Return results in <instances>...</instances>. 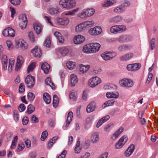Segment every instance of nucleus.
<instances>
[{
    "mask_svg": "<svg viewBox=\"0 0 158 158\" xmlns=\"http://www.w3.org/2000/svg\"><path fill=\"white\" fill-rule=\"evenodd\" d=\"M44 101L47 104H49L51 101V99L49 94L47 93H45L43 95Z\"/></svg>",
    "mask_w": 158,
    "mask_h": 158,
    "instance_id": "473e14b6",
    "label": "nucleus"
},
{
    "mask_svg": "<svg viewBox=\"0 0 158 158\" xmlns=\"http://www.w3.org/2000/svg\"><path fill=\"white\" fill-rule=\"evenodd\" d=\"M94 118L93 116H90L88 117L86 119V124L87 125H89L93 121Z\"/></svg>",
    "mask_w": 158,
    "mask_h": 158,
    "instance_id": "680f3d73",
    "label": "nucleus"
},
{
    "mask_svg": "<svg viewBox=\"0 0 158 158\" xmlns=\"http://www.w3.org/2000/svg\"><path fill=\"white\" fill-rule=\"evenodd\" d=\"M34 28L37 34H39L42 31L43 27L39 23H35L34 24Z\"/></svg>",
    "mask_w": 158,
    "mask_h": 158,
    "instance_id": "a211bd4d",
    "label": "nucleus"
},
{
    "mask_svg": "<svg viewBox=\"0 0 158 158\" xmlns=\"http://www.w3.org/2000/svg\"><path fill=\"white\" fill-rule=\"evenodd\" d=\"M88 17L92 15L94 13L95 10L93 8L86 9Z\"/></svg>",
    "mask_w": 158,
    "mask_h": 158,
    "instance_id": "13d9d810",
    "label": "nucleus"
},
{
    "mask_svg": "<svg viewBox=\"0 0 158 158\" xmlns=\"http://www.w3.org/2000/svg\"><path fill=\"white\" fill-rule=\"evenodd\" d=\"M102 31V29L99 26H96L90 29L89 31V33L93 35H98L100 34Z\"/></svg>",
    "mask_w": 158,
    "mask_h": 158,
    "instance_id": "0eeeda50",
    "label": "nucleus"
},
{
    "mask_svg": "<svg viewBox=\"0 0 158 158\" xmlns=\"http://www.w3.org/2000/svg\"><path fill=\"white\" fill-rule=\"evenodd\" d=\"M134 145L131 144L125 152V155L127 157L130 156L133 152L135 149Z\"/></svg>",
    "mask_w": 158,
    "mask_h": 158,
    "instance_id": "6ab92c4d",
    "label": "nucleus"
},
{
    "mask_svg": "<svg viewBox=\"0 0 158 158\" xmlns=\"http://www.w3.org/2000/svg\"><path fill=\"white\" fill-rule=\"evenodd\" d=\"M35 64L34 63H32L29 65L27 68V72L29 73L32 71L35 67Z\"/></svg>",
    "mask_w": 158,
    "mask_h": 158,
    "instance_id": "69168bd1",
    "label": "nucleus"
},
{
    "mask_svg": "<svg viewBox=\"0 0 158 158\" xmlns=\"http://www.w3.org/2000/svg\"><path fill=\"white\" fill-rule=\"evenodd\" d=\"M127 137L126 135L121 137L116 143L115 147L116 149H119L123 146L127 140Z\"/></svg>",
    "mask_w": 158,
    "mask_h": 158,
    "instance_id": "423d86ee",
    "label": "nucleus"
},
{
    "mask_svg": "<svg viewBox=\"0 0 158 158\" xmlns=\"http://www.w3.org/2000/svg\"><path fill=\"white\" fill-rule=\"evenodd\" d=\"M90 140L91 142L94 143H97L99 141V135L97 132H94L91 135Z\"/></svg>",
    "mask_w": 158,
    "mask_h": 158,
    "instance_id": "ddd939ff",
    "label": "nucleus"
},
{
    "mask_svg": "<svg viewBox=\"0 0 158 158\" xmlns=\"http://www.w3.org/2000/svg\"><path fill=\"white\" fill-rule=\"evenodd\" d=\"M141 66V64L139 63H135L127 65L126 69L129 71L135 72L139 70Z\"/></svg>",
    "mask_w": 158,
    "mask_h": 158,
    "instance_id": "39448f33",
    "label": "nucleus"
},
{
    "mask_svg": "<svg viewBox=\"0 0 158 158\" xmlns=\"http://www.w3.org/2000/svg\"><path fill=\"white\" fill-rule=\"evenodd\" d=\"M103 88L106 90H114L116 89L117 87L114 84H109L105 85Z\"/></svg>",
    "mask_w": 158,
    "mask_h": 158,
    "instance_id": "ea45409f",
    "label": "nucleus"
},
{
    "mask_svg": "<svg viewBox=\"0 0 158 158\" xmlns=\"http://www.w3.org/2000/svg\"><path fill=\"white\" fill-rule=\"evenodd\" d=\"M20 47L22 49H26L27 48V43L23 40L21 41Z\"/></svg>",
    "mask_w": 158,
    "mask_h": 158,
    "instance_id": "603ef678",
    "label": "nucleus"
},
{
    "mask_svg": "<svg viewBox=\"0 0 158 158\" xmlns=\"http://www.w3.org/2000/svg\"><path fill=\"white\" fill-rule=\"evenodd\" d=\"M85 29L86 28L84 25L83 23H82L76 26L75 30L77 32L80 33L83 32Z\"/></svg>",
    "mask_w": 158,
    "mask_h": 158,
    "instance_id": "393cba45",
    "label": "nucleus"
},
{
    "mask_svg": "<svg viewBox=\"0 0 158 158\" xmlns=\"http://www.w3.org/2000/svg\"><path fill=\"white\" fill-rule=\"evenodd\" d=\"M10 2L14 5L16 6L19 5L20 2V0H9Z\"/></svg>",
    "mask_w": 158,
    "mask_h": 158,
    "instance_id": "774afa93",
    "label": "nucleus"
},
{
    "mask_svg": "<svg viewBox=\"0 0 158 158\" xmlns=\"http://www.w3.org/2000/svg\"><path fill=\"white\" fill-rule=\"evenodd\" d=\"M35 110V107L31 104H30L28 106L27 112L28 114H30L32 113Z\"/></svg>",
    "mask_w": 158,
    "mask_h": 158,
    "instance_id": "8fccbe9b",
    "label": "nucleus"
},
{
    "mask_svg": "<svg viewBox=\"0 0 158 158\" xmlns=\"http://www.w3.org/2000/svg\"><path fill=\"white\" fill-rule=\"evenodd\" d=\"M51 45V41L48 38H47L45 40L44 42L45 46L46 47L49 48L50 47Z\"/></svg>",
    "mask_w": 158,
    "mask_h": 158,
    "instance_id": "338daca9",
    "label": "nucleus"
},
{
    "mask_svg": "<svg viewBox=\"0 0 158 158\" xmlns=\"http://www.w3.org/2000/svg\"><path fill=\"white\" fill-rule=\"evenodd\" d=\"M127 27L125 25H115L112 26L110 28L111 33L113 34L121 33L126 31Z\"/></svg>",
    "mask_w": 158,
    "mask_h": 158,
    "instance_id": "f257e3e1",
    "label": "nucleus"
},
{
    "mask_svg": "<svg viewBox=\"0 0 158 158\" xmlns=\"http://www.w3.org/2000/svg\"><path fill=\"white\" fill-rule=\"evenodd\" d=\"M67 10L74 7L76 5V2L74 0H67Z\"/></svg>",
    "mask_w": 158,
    "mask_h": 158,
    "instance_id": "c756f323",
    "label": "nucleus"
},
{
    "mask_svg": "<svg viewBox=\"0 0 158 158\" xmlns=\"http://www.w3.org/2000/svg\"><path fill=\"white\" fill-rule=\"evenodd\" d=\"M114 102L115 100L114 99H111L108 100L103 104L102 107L105 108L107 106H112L114 104Z\"/></svg>",
    "mask_w": 158,
    "mask_h": 158,
    "instance_id": "79ce46f5",
    "label": "nucleus"
},
{
    "mask_svg": "<svg viewBox=\"0 0 158 158\" xmlns=\"http://www.w3.org/2000/svg\"><path fill=\"white\" fill-rule=\"evenodd\" d=\"M113 126V122H110L107 124L104 127V130L106 132H109L110 130V127Z\"/></svg>",
    "mask_w": 158,
    "mask_h": 158,
    "instance_id": "3c124183",
    "label": "nucleus"
},
{
    "mask_svg": "<svg viewBox=\"0 0 158 158\" xmlns=\"http://www.w3.org/2000/svg\"><path fill=\"white\" fill-rule=\"evenodd\" d=\"M2 64H7V58L6 55H3L2 56Z\"/></svg>",
    "mask_w": 158,
    "mask_h": 158,
    "instance_id": "e2e57ef3",
    "label": "nucleus"
},
{
    "mask_svg": "<svg viewBox=\"0 0 158 158\" xmlns=\"http://www.w3.org/2000/svg\"><path fill=\"white\" fill-rule=\"evenodd\" d=\"M27 97L29 100L31 101H32L34 99L35 95L34 94L30 92L28 94Z\"/></svg>",
    "mask_w": 158,
    "mask_h": 158,
    "instance_id": "864d4df0",
    "label": "nucleus"
},
{
    "mask_svg": "<svg viewBox=\"0 0 158 158\" xmlns=\"http://www.w3.org/2000/svg\"><path fill=\"white\" fill-rule=\"evenodd\" d=\"M130 5V3L129 2L127 1H124L120 5L121 7L123 8L125 10V8L128 6Z\"/></svg>",
    "mask_w": 158,
    "mask_h": 158,
    "instance_id": "0e129e2a",
    "label": "nucleus"
},
{
    "mask_svg": "<svg viewBox=\"0 0 158 158\" xmlns=\"http://www.w3.org/2000/svg\"><path fill=\"white\" fill-rule=\"evenodd\" d=\"M41 68L45 74H48L50 69V65L46 62L42 64Z\"/></svg>",
    "mask_w": 158,
    "mask_h": 158,
    "instance_id": "4be33fe9",
    "label": "nucleus"
},
{
    "mask_svg": "<svg viewBox=\"0 0 158 158\" xmlns=\"http://www.w3.org/2000/svg\"><path fill=\"white\" fill-rule=\"evenodd\" d=\"M86 9H85L82 10L78 15V17L80 18L84 19L85 18L88 17Z\"/></svg>",
    "mask_w": 158,
    "mask_h": 158,
    "instance_id": "72a5a7b5",
    "label": "nucleus"
},
{
    "mask_svg": "<svg viewBox=\"0 0 158 158\" xmlns=\"http://www.w3.org/2000/svg\"><path fill=\"white\" fill-rule=\"evenodd\" d=\"M101 82V79L97 77L91 78L89 80V86L93 88Z\"/></svg>",
    "mask_w": 158,
    "mask_h": 158,
    "instance_id": "20e7f679",
    "label": "nucleus"
},
{
    "mask_svg": "<svg viewBox=\"0 0 158 158\" xmlns=\"http://www.w3.org/2000/svg\"><path fill=\"white\" fill-rule=\"evenodd\" d=\"M58 138L56 136L53 137L49 141L48 144V148H50L55 143V141Z\"/></svg>",
    "mask_w": 158,
    "mask_h": 158,
    "instance_id": "09e8293b",
    "label": "nucleus"
},
{
    "mask_svg": "<svg viewBox=\"0 0 158 158\" xmlns=\"http://www.w3.org/2000/svg\"><path fill=\"white\" fill-rule=\"evenodd\" d=\"M96 107L95 103L93 102L90 103L87 106L86 110L88 113H90L95 110Z\"/></svg>",
    "mask_w": 158,
    "mask_h": 158,
    "instance_id": "f3484780",
    "label": "nucleus"
},
{
    "mask_svg": "<svg viewBox=\"0 0 158 158\" xmlns=\"http://www.w3.org/2000/svg\"><path fill=\"white\" fill-rule=\"evenodd\" d=\"M81 148V146L80 145V141L78 139L76 144L75 148L74 151L75 153H79L80 152Z\"/></svg>",
    "mask_w": 158,
    "mask_h": 158,
    "instance_id": "58836bf2",
    "label": "nucleus"
},
{
    "mask_svg": "<svg viewBox=\"0 0 158 158\" xmlns=\"http://www.w3.org/2000/svg\"><path fill=\"white\" fill-rule=\"evenodd\" d=\"M125 9L120 6L115 7L114 10V12L115 13L120 14Z\"/></svg>",
    "mask_w": 158,
    "mask_h": 158,
    "instance_id": "c03bdc74",
    "label": "nucleus"
},
{
    "mask_svg": "<svg viewBox=\"0 0 158 158\" xmlns=\"http://www.w3.org/2000/svg\"><path fill=\"white\" fill-rule=\"evenodd\" d=\"M90 67L89 65H84L81 64L80 66V71L81 72L84 73L87 71Z\"/></svg>",
    "mask_w": 158,
    "mask_h": 158,
    "instance_id": "f704fd0d",
    "label": "nucleus"
},
{
    "mask_svg": "<svg viewBox=\"0 0 158 158\" xmlns=\"http://www.w3.org/2000/svg\"><path fill=\"white\" fill-rule=\"evenodd\" d=\"M66 65L69 69L72 70L75 67V63L72 61H69L66 63Z\"/></svg>",
    "mask_w": 158,
    "mask_h": 158,
    "instance_id": "c9c22d12",
    "label": "nucleus"
},
{
    "mask_svg": "<svg viewBox=\"0 0 158 158\" xmlns=\"http://www.w3.org/2000/svg\"><path fill=\"white\" fill-rule=\"evenodd\" d=\"M59 52L63 56H65L69 52L68 48L66 47L60 48L59 50Z\"/></svg>",
    "mask_w": 158,
    "mask_h": 158,
    "instance_id": "2f4dec72",
    "label": "nucleus"
},
{
    "mask_svg": "<svg viewBox=\"0 0 158 158\" xmlns=\"http://www.w3.org/2000/svg\"><path fill=\"white\" fill-rule=\"evenodd\" d=\"M57 22L61 25L66 26L69 24V20L66 17L60 18L57 19Z\"/></svg>",
    "mask_w": 158,
    "mask_h": 158,
    "instance_id": "412c9836",
    "label": "nucleus"
},
{
    "mask_svg": "<svg viewBox=\"0 0 158 158\" xmlns=\"http://www.w3.org/2000/svg\"><path fill=\"white\" fill-rule=\"evenodd\" d=\"M19 26L22 29L25 28L27 25V19L26 15H22L19 16Z\"/></svg>",
    "mask_w": 158,
    "mask_h": 158,
    "instance_id": "7ed1b4c3",
    "label": "nucleus"
},
{
    "mask_svg": "<svg viewBox=\"0 0 158 158\" xmlns=\"http://www.w3.org/2000/svg\"><path fill=\"white\" fill-rule=\"evenodd\" d=\"M70 99L73 101H75L77 99V94L76 92L73 90L70 92L69 94Z\"/></svg>",
    "mask_w": 158,
    "mask_h": 158,
    "instance_id": "e433bc0d",
    "label": "nucleus"
},
{
    "mask_svg": "<svg viewBox=\"0 0 158 158\" xmlns=\"http://www.w3.org/2000/svg\"><path fill=\"white\" fill-rule=\"evenodd\" d=\"M110 118V116L108 115H107L100 118L98 121L96 125V127L98 128L100 127L104 123L108 120Z\"/></svg>",
    "mask_w": 158,
    "mask_h": 158,
    "instance_id": "4468645a",
    "label": "nucleus"
},
{
    "mask_svg": "<svg viewBox=\"0 0 158 158\" xmlns=\"http://www.w3.org/2000/svg\"><path fill=\"white\" fill-rule=\"evenodd\" d=\"M70 81L71 86H74L77 82L78 79L76 75L72 74L70 75Z\"/></svg>",
    "mask_w": 158,
    "mask_h": 158,
    "instance_id": "5701e85b",
    "label": "nucleus"
},
{
    "mask_svg": "<svg viewBox=\"0 0 158 158\" xmlns=\"http://www.w3.org/2000/svg\"><path fill=\"white\" fill-rule=\"evenodd\" d=\"M24 62V59L23 57L20 55L18 56L17 59V63L15 65V69L18 71L21 68Z\"/></svg>",
    "mask_w": 158,
    "mask_h": 158,
    "instance_id": "1a4fd4ad",
    "label": "nucleus"
},
{
    "mask_svg": "<svg viewBox=\"0 0 158 158\" xmlns=\"http://www.w3.org/2000/svg\"><path fill=\"white\" fill-rule=\"evenodd\" d=\"M59 3L62 8L67 10V0H60Z\"/></svg>",
    "mask_w": 158,
    "mask_h": 158,
    "instance_id": "a19ab883",
    "label": "nucleus"
},
{
    "mask_svg": "<svg viewBox=\"0 0 158 158\" xmlns=\"http://www.w3.org/2000/svg\"><path fill=\"white\" fill-rule=\"evenodd\" d=\"M9 37H13L15 36V32L14 29L9 27Z\"/></svg>",
    "mask_w": 158,
    "mask_h": 158,
    "instance_id": "bf43d9fd",
    "label": "nucleus"
},
{
    "mask_svg": "<svg viewBox=\"0 0 158 158\" xmlns=\"http://www.w3.org/2000/svg\"><path fill=\"white\" fill-rule=\"evenodd\" d=\"M73 117V113L72 111L69 112L65 122V127H67L71 122Z\"/></svg>",
    "mask_w": 158,
    "mask_h": 158,
    "instance_id": "b1692460",
    "label": "nucleus"
},
{
    "mask_svg": "<svg viewBox=\"0 0 158 158\" xmlns=\"http://www.w3.org/2000/svg\"><path fill=\"white\" fill-rule=\"evenodd\" d=\"M119 95V94L117 92H107L106 94V96L108 98H117Z\"/></svg>",
    "mask_w": 158,
    "mask_h": 158,
    "instance_id": "c85d7f7f",
    "label": "nucleus"
},
{
    "mask_svg": "<svg viewBox=\"0 0 158 158\" xmlns=\"http://www.w3.org/2000/svg\"><path fill=\"white\" fill-rule=\"evenodd\" d=\"M133 53L131 52H127L125 54L120 56L119 60L122 61H126L129 60L133 56Z\"/></svg>",
    "mask_w": 158,
    "mask_h": 158,
    "instance_id": "9d476101",
    "label": "nucleus"
},
{
    "mask_svg": "<svg viewBox=\"0 0 158 158\" xmlns=\"http://www.w3.org/2000/svg\"><path fill=\"white\" fill-rule=\"evenodd\" d=\"M123 129L122 127L119 128L118 130L114 133L112 135L111 139L113 140H115L117 139L118 136L123 131Z\"/></svg>",
    "mask_w": 158,
    "mask_h": 158,
    "instance_id": "cd10ccee",
    "label": "nucleus"
},
{
    "mask_svg": "<svg viewBox=\"0 0 158 158\" xmlns=\"http://www.w3.org/2000/svg\"><path fill=\"white\" fill-rule=\"evenodd\" d=\"M132 46L131 45L125 44L118 46V50L120 51L123 52L130 50Z\"/></svg>",
    "mask_w": 158,
    "mask_h": 158,
    "instance_id": "aec40b11",
    "label": "nucleus"
},
{
    "mask_svg": "<svg viewBox=\"0 0 158 158\" xmlns=\"http://www.w3.org/2000/svg\"><path fill=\"white\" fill-rule=\"evenodd\" d=\"M48 135V132L47 131H45L42 133L40 139L41 141H44Z\"/></svg>",
    "mask_w": 158,
    "mask_h": 158,
    "instance_id": "4d7b16f0",
    "label": "nucleus"
},
{
    "mask_svg": "<svg viewBox=\"0 0 158 158\" xmlns=\"http://www.w3.org/2000/svg\"><path fill=\"white\" fill-rule=\"evenodd\" d=\"M122 20V18L120 16H117L114 17L109 20V22L110 23H116Z\"/></svg>",
    "mask_w": 158,
    "mask_h": 158,
    "instance_id": "7c9ffc66",
    "label": "nucleus"
},
{
    "mask_svg": "<svg viewBox=\"0 0 158 158\" xmlns=\"http://www.w3.org/2000/svg\"><path fill=\"white\" fill-rule=\"evenodd\" d=\"M117 2L116 0H106L104 2L102 6L104 7H108L116 3Z\"/></svg>",
    "mask_w": 158,
    "mask_h": 158,
    "instance_id": "a878e982",
    "label": "nucleus"
},
{
    "mask_svg": "<svg viewBox=\"0 0 158 158\" xmlns=\"http://www.w3.org/2000/svg\"><path fill=\"white\" fill-rule=\"evenodd\" d=\"M120 85L122 87L130 88L133 85L132 81L129 79L124 78L121 80L119 82Z\"/></svg>",
    "mask_w": 158,
    "mask_h": 158,
    "instance_id": "f03ea898",
    "label": "nucleus"
},
{
    "mask_svg": "<svg viewBox=\"0 0 158 158\" xmlns=\"http://www.w3.org/2000/svg\"><path fill=\"white\" fill-rule=\"evenodd\" d=\"M84 36L81 35H77L75 36L73 39V42L75 44H79L82 43L85 40Z\"/></svg>",
    "mask_w": 158,
    "mask_h": 158,
    "instance_id": "9b49d317",
    "label": "nucleus"
},
{
    "mask_svg": "<svg viewBox=\"0 0 158 158\" xmlns=\"http://www.w3.org/2000/svg\"><path fill=\"white\" fill-rule=\"evenodd\" d=\"M24 148V145L23 143H19L18 145L16 152H18L23 150Z\"/></svg>",
    "mask_w": 158,
    "mask_h": 158,
    "instance_id": "6e6d98bb",
    "label": "nucleus"
},
{
    "mask_svg": "<svg viewBox=\"0 0 158 158\" xmlns=\"http://www.w3.org/2000/svg\"><path fill=\"white\" fill-rule=\"evenodd\" d=\"M13 115L14 120L16 122H17L19 121V118L18 112L16 111H14L13 112Z\"/></svg>",
    "mask_w": 158,
    "mask_h": 158,
    "instance_id": "5fc2aeb1",
    "label": "nucleus"
},
{
    "mask_svg": "<svg viewBox=\"0 0 158 158\" xmlns=\"http://www.w3.org/2000/svg\"><path fill=\"white\" fill-rule=\"evenodd\" d=\"M60 9L58 7H50L48 10V13L51 15H54L60 12Z\"/></svg>",
    "mask_w": 158,
    "mask_h": 158,
    "instance_id": "dca6fc26",
    "label": "nucleus"
},
{
    "mask_svg": "<svg viewBox=\"0 0 158 158\" xmlns=\"http://www.w3.org/2000/svg\"><path fill=\"white\" fill-rule=\"evenodd\" d=\"M34 77L30 75H28L25 79V82L27 85V87L31 88L34 85L35 83Z\"/></svg>",
    "mask_w": 158,
    "mask_h": 158,
    "instance_id": "6e6552de",
    "label": "nucleus"
},
{
    "mask_svg": "<svg viewBox=\"0 0 158 158\" xmlns=\"http://www.w3.org/2000/svg\"><path fill=\"white\" fill-rule=\"evenodd\" d=\"M15 62V60L13 58H11L9 59L8 71L10 72L12 70Z\"/></svg>",
    "mask_w": 158,
    "mask_h": 158,
    "instance_id": "4c0bfd02",
    "label": "nucleus"
},
{
    "mask_svg": "<svg viewBox=\"0 0 158 158\" xmlns=\"http://www.w3.org/2000/svg\"><path fill=\"white\" fill-rule=\"evenodd\" d=\"M90 45L91 46L93 53L98 52L101 47L100 44L97 43H90Z\"/></svg>",
    "mask_w": 158,
    "mask_h": 158,
    "instance_id": "2eb2a0df",
    "label": "nucleus"
},
{
    "mask_svg": "<svg viewBox=\"0 0 158 158\" xmlns=\"http://www.w3.org/2000/svg\"><path fill=\"white\" fill-rule=\"evenodd\" d=\"M88 96V92L87 90H84L82 94V98L84 101H86Z\"/></svg>",
    "mask_w": 158,
    "mask_h": 158,
    "instance_id": "052dcab7",
    "label": "nucleus"
},
{
    "mask_svg": "<svg viewBox=\"0 0 158 158\" xmlns=\"http://www.w3.org/2000/svg\"><path fill=\"white\" fill-rule=\"evenodd\" d=\"M31 53L33 56L38 58L41 57L42 54L40 49L37 46L32 49Z\"/></svg>",
    "mask_w": 158,
    "mask_h": 158,
    "instance_id": "f8f14e48",
    "label": "nucleus"
},
{
    "mask_svg": "<svg viewBox=\"0 0 158 158\" xmlns=\"http://www.w3.org/2000/svg\"><path fill=\"white\" fill-rule=\"evenodd\" d=\"M82 51L86 53H92L90 44L85 45L83 48Z\"/></svg>",
    "mask_w": 158,
    "mask_h": 158,
    "instance_id": "bb28decb",
    "label": "nucleus"
},
{
    "mask_svg": "<svg viewBox=\"0 0 158 158\" xmlns=\"http://www.w3.org/2000/svg\"><path fill=\"white\" fill-rule=\"evenodd\" d=\"M85 28L92 26L94 23V22L93 20L87 21L83 22Z\"/></svg>",
    "mask_w": 158,
    "mask_h": 158,
    "instance_id": "a18cd8bd",
    "label": "nucleus"
},
{
    "mask_svg": "<svg viewBox=\"0 0 158 158\" xmlns=\"http://www.w3.org/2000/svg\"><path fill=\"white\" fill-rule=\"evenodd\" d=\"M45 83L51 87L52 89H54L55 88L54 85L53 83L51 81L50 77H47L45 79Z\"/></svg>",
    "mask_w": 158,
    "mask_h": 158,
    "instance_id": "37998d69",
    "label": "nucleus"
},
{
    "mask_svg": "<svg viewBox=\"0 0 158 158\" xmlns=\"http://www.w3.org/2000/svg\"><path fill=\"white\" fill-rule=\"evenodd\" d=\"M58 103V98L56 95H54L53 96V106L56 107Z\"/></svg>",
    "mask_w": 158,
    "mask_h": 158,
    "instance_id": "de8ad7c7",
    "label": "nucleus"
},
{
    "mask_svg": "<svg viewBox=\"0 0 158 158\" xmlns=\"http://www.w3.org/2000/svg\"><path fill=\"white\" fill-rule=\"evenodd\" d=\"M101 57L105 60H110V57L108 52H105L101 55Z\"/></svg>",
    "mask_w": 158,
    "mask_h": 158,
    "instance_id": "49530a36",
    "label": "nucleus"
}]
</instances>
